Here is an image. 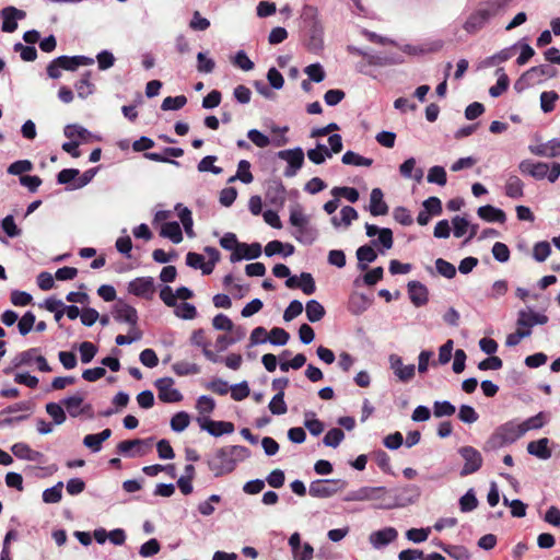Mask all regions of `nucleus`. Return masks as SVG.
<instances>
[{
    "label": "nucleus",
    "mask_w": 560,
    "mask_h": 560,
    "mask_svg": "<svg viewBox=\"0 0 560 560\" xmlns=\"http://www.w3.org/2000/svg\"><path fill=\"white\" fill-rule=\"evenodd\" d=\"M524 435L520 423L516 421H508L499 425L494 432L486 441L483 450L486 452L497 451L505 445L512 444Z\"/></svg>",
    "instance_id": "nucleus-1"
},
{
    "label": "nucleus",
    "mask_w": 560,
    "mask_h": 560,
    "mask_svg": "<svg viewBox=\"0 0 560 560\" xmlns=\"http://www.w3.org/2000/svg\"><path fill=\"white\" fill-rule=\"evenodd\" d=\"M420 495V490L415 485H406L400 488L388 489V501L378 503V509L402 508L415 502Z\"/></svg>",
    "instance_id": "nucleus-2"
},
{
    "label": "nucleus",
    "mask_w": 560,
    "mask_h": 560,
    "mask_svg": "<svg viewBox=\"0 0 560 560\" xmlns=\"http://www.w3.org/2000/svg\"><path fill=\"white\" fill-rule=\"evenodd\" d=\"M32 410V402L26 400L8 406L0 411V429L26 420Z\"/></svg>",
    "instance_id": "nucleus-3"
},
{
    "label": "nucleus",
    "mask_w": 560,
    "mask_h": 560,
    "mask_svg": "<svg viewBox=\"0 0 560 560\" xmlns=\"http://www.w3.org/2000/svg\"><path fill=\"white\" fill-rule=\"evenodd\" d=\"M207 464L214 477H221L235 469L236 459L231 457L226 447H221L208 458Z\"/></svg>",
    "instance_id": "nucleus-4"
},
{
    "label": "nucleus",
    "mask_w": 560,
    "mask_h": 560,
    "mask_svg": "<svg viewBox=\"0 0 560 560\" xmlns=\"http://www.w3.org/2000/svg\"><path fill=\"white\" fill-rule=\"evenodd\" d=\"M346 502L352 501H378L384 503L388 501V489L385 487H361L349 491L343 498Z\"/></svg>",
    "instance_id": "nucleus-5"
},
{
    "label": "nucleus",
    "mask_w": 560,
    "mask_h": 560,
    "mask_svg": "<svg viewBox=\"0 0 560 560\" xmlns=\"http://www.w3.org/2000/svg\"><path fill=\"white\" fill-rule=\"evenodd\" d=\"M347 487V481L342 479H319L310 485V495L313 498H329Z\"/></svg>",
    "instance_id": "nucleus-6"
},
{
    "label": "nucleus",
    "mask_w": 560,
    "mask_h": 560,
    "mask_svg": "<svg viewBox=\"0 0 560 560\" xmlns=\"http://www.w3.org/2000/svg\"><path fill=\"white\" fill-rule=\"evenodd\" d=\"M280 160L288 163L283 174L285 177H293L298 174L299 170L304 164V152L302 148L296 147L294 149L282 150L277 153Z\"/></svg>",
    "instance_id": "nucleus-7"
},
{
    "label": "nucleus",
    "mask_w": 560,
    "mask_h": 560,
    "mask_svg": "<svg viewBox=\"0 0 560 560\" xmlns=\"http://www.w3.org/2000/svg\"><path fill=\"white\" fill-rule=\"evenodd\" d=\"M458 454L465 464L460 470V476L465 477L477 472L482 466V456L478 450L472 446H463L458 450Z\"/></svg>",
    "instance_id": "nucleus-8"
},
{
    "label": "nucleus",
    "mask_w": 560,
    "mask_h": 560,
    "mask_svg": "<svg viewBox=\"0 0 560 560\" xmlns=\"http://www.w3.org/2000/svg\"><path fill=\"white\" fill-rule=\"evenodd\" d=\"M153 438L125 440L117 445V452L124 456H143L152 446Z\"/></svg>",
    "instance_id": "nucleus-9"
},
{
    "label": "nucleus",
    "mask_w": 560,
    "mask_h": 560,
    "mask_svg": "<svg viewBox=\"0 0 560 560\" xmlns=\"http://www.w3.org/2000/svg\"><path fill=\"white\" fill-rule=\"evenodd\" d=\"M154 386L158 389L159 399L163 402H178L183 399L182 393L174 387L172 377L158 378Z\"/></svg>",
    "instance_id": "nucleus-10"
},
{
    "label": "nucleus",
    "mask_w": 560,
    "mask_h": 560,
    "mask_svg": "<svg viewBox=\"0 0 560 560\" xmlns=\"http://www.w3.org/2000/svg\"><path fill=\"white\" fill-rule=\"evenodd\" d=\"M127 290L132 295L150 300L155 291L154 280L152 277L136 278L128 283Z\"/></svg>",
    "instance_id": "nucleus-11"
},
{
    "label": "nucleus",
    "mask_w": 560,
    "mask_h": 560,
    "mask_svg": "<svg viewBox=\"0 0 560 560\" xmlns=\"http://www.w3.org/2000/svg\"><path fill=\"white\" fill-rule=\"evenodd\" d=\"M113 317L116 322L130 325L131 328H136L139 318L137 310L122 301H118L114 305Z\"/></svg>",
    "instance_id": "nucleus-12"
},
{
    "label": "nucleus",
    "mask_w": 560,
    "mask_h": 560,
    "mask_svg": "<svg viewBox=\"0 0 560 560\" xmlns=\"http://www.w3.org/2000/svg\"><path fill=\"white\" fill-rule=\"evenodd\" d=\"M198 423L202 430L217 438L234 432V424L230 421H215L208 418H199Z\"/></svg>",
    "instance_id": "nucleus-13"
},
{
    "label": "nucleus",
    "mask_w": 560,
    "mask_h": 560,
    "mask_svg": "<svg viewBox=\"0 0 560 560\" xmlns=\"http://www.w3.org/2000/svg\"><path fill=\"white\" fill-rule=\"evenodd\" d=\"M261 252V245L257 242L252 244L240 243L237 249L230 255V261L235 264L242 259L253 260L258 258Z\"/></svg>",
    "instance_id": "nucleus-14"
},
{
    "label": "nucleus",
    "mask_w": 560,
    "mask_h": 560,
    "mask_svg": "<svg viewBox=\"0 0 560 560\" xmlns=\"http://www.w3.org/2000/svg\"><path fill=\"white\" fill-rule=\"evenodd\" d=\"M3 20L1 30L5 33H13L18 28V20H23L26 13L15 7H7L0 11Z\"/></svg>",
    "instance_id": "nucleus-15"
},
{
    "label": "nucleus",
    "mask_w": 560,
    "mask_h": 560,
    "mask_svg": "<svg viewBox=\"0 0 560 560\" xmlns=\"http://www.w3.org/2000/svg\"><path fill=\"white\" fill-rule=\"evenodd\" d=\"M397 537V529L389 526L380 530L372 532L369 536V541L375 549H382L396 540Z\"/></svg>",
    "instance_id": "nucleus-16"
},
{
    "label": "nucleus",
    "mask_w": 560,
    "mask_h": 560,
    "mask_svg": "<svg viewBox=\"0 0 560 560\" xmlns=\"http://www.w3.org/2000/svg\"><path fill=\"white\" fill-rule=\"evenodd\" d=\"M530 177L537 180L548 178L550 183H555L560 177V163L553 162L549 167L545 162H536Z\"/></svg>",
    "instance_id": "nucleus-17"
},
{
    "label": "nucleus",
    "mask_w": 560,
    "mask_h": 560,
    "mask_svg": "<svg viewBox=\"0 0 560 560\" xmlns=\"http://www.w3.org/2000/svg\"><path fill=\"white\" fill-rule=\"evenodd\" d=\"M532 154L542 158H557L560 156V139L553 138L547 142L539 144H532L528 147Z\"/></svg>",
    "instance_id": "nucleus-18"
},
{
    "label": "nucleus",
    "mask_w": 560,
    "mask_h": 560,
    "mask_svg": "<svg viewBox=\"0 0 560 560\" xmlns=\"http://www.w3.org/2000/svg\"><path fill=\"white\" fill-rule=\"evenodd\" d=\"M490 16L491 13L489 10H477L467 18L463 27L467 33L475 34L487 24Z\"/></svg>",
    "instance_id": "nucleus-19"
},
{
    "label": "nucleus",
    "mask_w": 560,
    "mask_h": 560,
    "mask_svg": "<svg viewBox=\"0 0 560 560\" xmlns=\"http://www.w3.org/2000/svg\"><path fill=\"white\" fill-rule=\"evenodd\" d=\"M407 289L409 299L415 306L420 307L428 303L429 290L423 283L412 280L408 282Z\"/></svg>",
    "instance_id": "nucleus-20"
},
{
    "label": "nucleus",
    "mask_w": 560,
    "mask_h": 560,
    "mask_svg": "<svg viewBox=\"0 0 560 560\" xmlns=\"http://www.w3.org/2000/svg\"><path fill=\"white\" fill-rule=\"evenodd\" d=\"M58 63H60V67H62L66 71H75L79 67L82 66H91L94 63V59L86 56H59L57 57Z\"/></svg>",
    "instance_id": "nucleus-21"
},
{
    "label": "nucleus",
    "mask_w": 560,
    "mask_h": 560,
    "mask_svg": "<svg viewBox=\"0 0 560 560\" xmlns=\"http://www.w3.org/2000/svg\"><path fill=\"white\" fill-rule=\"evenodd\" d=\"M369 211L372 215H385L388 212V206L384 201V194L381 188H373L370 195Z\"/></svg>",
    "instance_id": "nucleus-22"
},
{
    "label": "nucleus",
    "mask_w": 560,
    "mask_h": 560,
    "mask_svg": "<svg viewBox=\"0 0 560 560\" xmlns=\"http://www.w3.org/2000/svg\"><path fill=\"white\" fill-rule=\"evenodd\" d=\"M528 454L541 459L547 460L551 457L552 453L549 448V439L541 438L537 441H532L527 444Z\"/></svg>",
    "instance_id": "nucleus-23"
},
{
    "label": "nucleus",
    "mask_w": 560,
    "mask_h": 560,
    "mask_svg": "<svg viewBox=\"0 0 560 560\" xmlns=\"http://www.w3.org/2000/svg\"><path fill=\"white\" fill-rule=\"evenodd\" d=\"M557 71L549 65H539L525 71V78H529L534 84H539L545 78H553Z\"/></svg>",
    "instance_id": "nucleus-24"
},
{
    "label": "nucleus",
    "mask_w": 560,
    "mask_h": 560,
    "mask_svg": "<svg viewBox=\"0 0 560 560\" xmlns=\"http://www.w3.org/2000/svg\"><path fill=\"white\" fill-rule=\"evenodd\" d=\"M355 256L358 259V268L361 271H365L369 267V264L376 260L377 253L372 245H362L357 249Z\"/></svg>",
    "instance_id": "nucleus-25"
},
{
    "label": "nucleus",
    "mask_w": 560,
    "mask_h": 560,
    "mask_svg": "<svg viewBox=\"0 0 560 560\" xmlns=\"http://www.w3.org/2000/svg\"><path fill=\"white\" fill-rule=\"evenodd\" d=\"M477 214L480 219L487 222H499L504 223L506 220L505 212L491 205L481 206L477 210Z\"/></svg>",
    "instance_id": "nucleus-26"
},
{
    "label": "nucleus",
    "mask_w": 560,
    "mask_h": 560,
    "mask_svg": "<svg viewBox=\"0 0 560 560\" xmlns=\"http://www.w3.org/2000/svg\"><path fill=\"white\" fill-rule=\"evenodd\" d=\"M504 192L511 199H521L524 196V183L516 175H510L504 185Z\"/></svg>",
    "instance_id": "nucleus-27"
},
{
    "label": "nucleus",
    "mask_w": 560,
    "mask_h": 560,
    "mask_svg": "<svg viewBox=\"0 0 560 560\" xmlns=\"http://www.w3.org/2000/svg\"><path fill=\"white\" fill-rule=\"evenodd\" d=\"M83 401L84 394L77 392L75 394L63 398L60 402L66 407L70 417L77 418L82 415V410H80V408Z\"/></svg>",
    "instance_id": "nucleus-28"
},
{
    "label": "nucleus",
    "mask_w": 560,
    "mask_h": 560,
    "mask_svg": "<svg viewBox=\"0 0 560 560\" xmlns=\"http://www.w3.org/2000/svg\"><path fill=\"white\" fill-rule=\"evenodd\" d=\"M292 235L298 242L304 245H311L316 241L318 232L314 226L310 225L308 223L303 226L296 228L293 231Z\"/></svg>",
    "instance_id": "nucleus-29"
},
{
    "label": "nucleus",
    "mask_w": 560,
    "mask_h": 560,
    "mask_svg": "<svg viewBox=\"0 0 560 560\" xmlns=\"http://www.w3.org/2000/svg\"><path fill=\"white\" fill-rule=\"evenodd\" d=\"M372 304V301L363 293H353L349 299L348 308L353 315H360Z\"/></svg>",
    "instance_id": "nucleus-30"
},
{
    "label": "nucleus",
    "mask_w": 560,
    "mask_h": 560,
    "mask_svg": "<svg viewBox=\"0 0 560 560\" xmlns=\"http://www.w3.org/2000/svg\"><path fill=\"white\" fill-rule=\"evenodd\" d=\"M266 197L273 205L283 203L285 200V188L281 180H271L268 184Z\"/></svg>",
    "instance_id": "nucleus-31"
},
{
    "label": "nucleus",
    "mask_w": 560,
    "mask_h": 560,
    "mask_svg": "<svg viewBox=\"0 0 560 560\" xmlns=\"http://www.w3.org/2000/svg\"><path fill=\"white\" fill-rule=\"evenodd\" d=\"M78 97L85 100L95 91V85L91 81V72L86 71L82 74L81 79L74 83Z\"/></svg>",
    "instance_id": "nucleus-32"
},
{
    "label": "nucleus",
    "mask_w": 560,
    "mask_h": 560,
    "mask_svg": "<svg viewBox=\"0 0 560 560\" xmlns=\"http://www.w3.org/2000/svg\"><path fill=\"white\" fill-rule=\"evenodd\" d=\"M161 236L171 240L174 244L183 241V232L180 225L176 221L165 222L160 231Z\"/></svg>",
    "instance_id": "nucleus-33"
},
{
    "label": "nucleus",
    "mask_w": 560,
    "mask_h": 560,
    "mask_svg": "<svg viewBox=\"0 0 560 560\" xmlns=\"http://www.w3.org/2000/svg\"><path fill=\"white\" fill-rule=\"evenodd\" d=\"M304 427L314 436H318L319 434H322L325 429L324 423L316 418V413L314 411H305Z\"/></svg>",
    "instance_id": "nucleus-34"
},
{
    "label": "nucleus",
    "mask_w": 560,
    "mask_h": 560,
    "mask_svg": "<svg viewBox=\"0 0 560 560\" xmlns=\"http://www.w3.org/2000/svg\"><path fill=\"white\" fill-rule=\"evenodd\" d=\"M236 179L244 184H250L254 179L250 172V163L247 160H241L237 165V172L234 176L229 178V183H233Z\"/></svg>",
    "instance_id": "nucleus-35"
},
{
    "label": "nucleus",
    "mask_w": 560,
    "mask_h": 560,
    "mask_svg": "<svg viewBox=\"0 0 560 560\" xmlns=\"http://www.w3.org/2000/svg\"><path fill=\"white\" fill-rule=\"evenodd\" d=\"M305 312L311 323L319 322L326 314L324 306L316 300L307 301Z\"/></svg>",
    "instance_id": "nucleus-36"
},
{
    "label": "nucleus",
    "mask_w": 560,
    "mask_h": 560,
    "mask_svg": "<svg viewBox=\"0 0 560 560\" xmlns=\"http://www.w3.org/2000/svg\"><path fill=\"white\" fill-rule=\"evenodd\" d=\"M495 73L498 75L497 83L489 89V94L492 97H499L508 90L510 83L509 77L504 72L503 68H499Z\"/></svg>",
    "instance_id": "nucleus-37"
},
{
    "label": "nucleus",
    "mask_w": 560,
    "mask_h": 560,
    "mask_svg": "<svg viewBox=\"0 0 560 560\" xmlns=\"http://www.w3.org/2000/svg\"><path fill=\"white\" fill-rule=\"evenodd\" d=\"M307 158L314 164H323L326 158H331V152L325 144L317 143L316 148L307 151Z\"/></svg>",
    "instance_id": "nucleus-38"
},
{
    "label": "nucleus",
    "mask_w": 560,
    "mask_h": 560,
    "mask_svg": "<svg viewBox=\"0 0 560 560\" xmlns=\"http://www.w3.org/2000/svg\"><path fill=\"white\" fill-rule=\"evenodd\" d=\"M341 161L346 165H354V166H371L373 164V160L369 158H364L353 151H347Z\"/></svg>",
    "instance_id": "nucleus-39"
},
{
    "label": "nucleus",
    "mask_w": 560,
    "mask_h": 560,
    "mask_svg": "<svg viewBox=\"0 0 560 560\" xmlns=\"http://www.w3.org/2000/svg\"><path fill=\"white\" fill-rule=\"evenodd\" d=\"M45 409L46 412L52 418V421L56 425H60L66 421L67 416L61 402H48L46 404Z\"/></svg>",
    "instance_id": "nucleus-40"
},
{
    "label": "nucleus",
    "mask_w": 560,
    "mask_h": 560,
    "mask_svg": "<svg viewBox=\"0 0 560 560\" xmlns=\"http://www.w3.org/2000/svg\"><path fill=\"white\" fill-rule=\"evenodd\" d=\"M441 549L454 560H469L470 555L464 546L441 545Z\"/></svg>",
    "instance_id": "nucleus-41"
},
{
    "label": "nucleus",
    "mask_w": 560,
    "mask_h": 560,
    "mask_svg": "<svg viewBox=\"0 0 560 560\" xmlns=\"http://www.w3.org/2000/svg\"><path fill=\"white\" fill-rule=\"evenodd\" d=\"M174 314L182 319L189 320L194 319L197 316V310L194 304L188 302H183L180 304L176 303Z\"/></svg>",
    "instance_id": "nucleus-42"
},
{
    "label": "nucleus",
    "mask_w": 560,
    "mask_h": 560,
    "mask_svg": "<svg viewBox=\"0 0 560 560\" xmlns=\"http://www.w3.org/2000/svg\"><path fill=\"white\" fill-rule=\"evenodd\" d=\"M343 439H345L343 431L339 428H332L325 434V436L323 439V443L325 446L336 448L337 446L340 445V443L343 441Z\"/></svg>",
    "instance_id": "nucleus-43"
},
{
    "label": "nucleus",
    "mask_w": 560,
    "mask_h": 560,
    "mask_svg": "<svg viewBox=\"0 0 560 560\" xmlns=\"http://www.w3.org/2000/svg\"><path fill=\"white\" fill-rule=\"evenodd\" d=\"M559 95L555 91H545L540 94V108L544 113H551L555 109Z\"/></svg>",
    "instance_id": "nucleus-44"
},
{
    "label": "nucleus",
    "mask_w": 560,
    "mask_h": 560,
    "mask_svg": "<svg viewBox=\"0 0 560 560\" xmlns=\"http://www.w3.org/2000/svg\"><path fill=\"white\" fill-rule=\"evenodd\" d=\"M63 483L57 482L55 486L47 488L43 492V501L45 503H58L62 498Z\"/></svg>",
    "instance_id": "nucleus-45"
},
{
    "label": "nucleus",
    "mask_w": 560,
    "mask_h": 560,
    "mask_svg": "<svg viewBox=\"0 0 560 560\" xmlns=\"http://www.w3.org/2000/svg\"><path fill=\"white\" fill-rule=\"evenodd\" d=\"M393 232L388 228H382L377 240H372L371 245L372 246H378L382 245L383 249H390L393 247Z\"/></svg>",
    "instance_id": "nucleus-46"
},
{
    "label": "nucleus",
    "mask_w": 560,
    "mask_h": 560,
    "mask_svg": "<svg viewBox=\"0 0 560 560\" xmlns=\"http://www.w3.org/2000/svg\"><path fill=\"white\" fill-rule=\"evenodd\" d=\"M79 352H80L81 362L84 364H88L96 355L97 347L90 341H83L79 346Z\"/></svg>",
    "instance_id": "nucleus-47"
},
{
    "label": "nucleus",
    "mask_w": 560,
    "mask_h": 560,
    "mask_svg": "<svg viewBox=\"0 0 560 560\" xmlns=\"http://www.w3.org/2000/svg\"><path fill=\"white\" fill-rule=\"evenodd\" d=\"M478 506V500L476 498L474 489H469L460 499L459 508L464 513L471 512Z\"/></svg>",
    "instance_id": "nucleus-48"
},
{
    "label": "nucleus",
    "mask_w": 560,
    "mask_h": 560,
    "mask_svg": "<svg viewBox=\"0 0 560 560\" xmlns=\"http://www.w3.org/2000/svg\"><path fill=\"white\" fill-rule=\"evenodd\" d=\"M268 408L272 415H284L288 411V407L284 401V393H277L270 400Z\"/></svg>",
    "instance_id": "nucleus-49"
},
{
    "label": "nucleus",
    "mask_w": 560,
    "mask_h": 560,
    "mask_svg": "<svg viewBox=\"0 0 560 560\" xmlns=\"http://www.w3.org/2000/svg\"><path fill=\"white\" fill-rule=\"evenodd\" d=\"M63 133L69 139L78 137L82 140H86L89 137H91V132L86 128L77 124L67 125L63 129Z\"/></svg>",
    "instance_id": "nucleus-50"
},
{
    "label": "nucleus",
    "mask_w": 560,
    "mask_h": 560,
    "mask_svg": "<svg viewBox=\"0 0 560 560\" xmlns=\"http://www.w3.org/2000/svg\"><path fill=\"white\" fill-rule=\"evenodd\" d=\"M456 411L455 406L448 400L435 401L433 404V413L436 418L450 417Z\"/></svg>",
    "instance_id": "nucleus-51"
},
{
    "label": "nucleus",
    "mask_w": 560,
    "mask_h": 560,
    "mask_svg": "<svg viewBox=\"0 0 560 560\" xmlns=\"http://www.w3.org/2000/svg\"><path fill=\"white\" fill-rule=\"evenodd\" d=\"M267 342H270L273 346H284L288 343L290 339V335L287 330L280 327H273L270 330V336L267 338Z\"/></svg>",
    "instance_id": "nucleus-52"
},
{
    "label": "nucleus",
    "mask_w": 560,
    "mask_h": 560,
    "mask_svg": "<svg viewBox=\"0 0 560 560\" xmlns=\"http://www.w3.org/2000/svg\"><path fill=\"white\" fill-rule=\"evenodd\" d=\"M190 422L189 415L185 411L175 413L171 419V428L174 432H183Z\"/></svg>",
    "instance_id": "nucleus-53"
},
{
    "label": "nucleus",
    "mask_w": 560,
    "mask_h": 560,
    "mask_svg": "<svg viewBox=\"0 0 560 560\" xmlns=\"http://www.w3.org/2000/svg\"><path fill=\"white\" fill-rule=\"evenodd\" d=\"M187 103L185 95L167 96L163 100L161 108L162 110H178L183 108Z\"/></svg>",
    "instance_id": "nucleus-54"
},
{
    "label": "nucleus",
    "mask_w": 560,
    "mask_h": 560,
    "mask_svg": "<svg viewBox=\"0 0 560 560\" xmlns=\"http://www.w3.org/2000/svg\"><path fill=\"white\" fill-rule=\"evenodd\" d=\"M215 161V155H207L198 163L197 168L200 173L211 172L214 175H219L223 170L214 165Z\"/></svg>",
    "instance_id": "nucleus-55"
},
{
    "label": "nucleus",
    "mask_w": 560,
    "mask_h": 560,
    "mask_svg": "<svg viewBox=\"0 0 560 560\" xmlns=\"http://www.w3.org/2000/svg\"><path fill=\"white\" fill-rule=\"evenodd\" d=\"M427 179L431 184H438L440 186H444L447 182L446 172H445L444 167L438 166V165L432 166L428 172Z\"/></svg>",
    "instance_id": "nucleus-56"
},
{
    "label": "nucleus",
    "mask_w": 560,
    "mask_h": 560,
    "mask_svg": "<svg viewBox=\"0 0 560 560\" xmlns=\"http://www.w3.org/2000/svg\"><path fill=\"white\" fill-rule=\"evenodd\" d=\"M435 269L439 275L446 279H453L456 276L455 266L443 258L435 260Z\"/></svg>",
    "instance_id": "nucleus-57"
},
{
    "label": "nucleus",
    "mask_w": 560,
    "mask_h": 560,
    "mask_svg": "<svg viewBox=\"0 0 560 560\" xmlns=\"http://www.w3.org/2000/svg\"><path fill=\"white\" fill-rule=\"evenodd\" d=\"M331 195L338 198L343 197L352 203L357 202L360 197L358 189L353 187H334Z\"/></svg>",
    "instance_id": "nucleus-58"
},
{
    "label": "nucleus",
    "mask_w": 560,
    "mask_h": 560,
    "mask_svg": "<svg viewBox=\"0 0 560 560\" xmlns=\"http://www.w3.org/2000/svg\"><path fill=\"white\" fill-rule=\"evenodd\" d=\"M231 62L243 71H250L255 67L244 50H238L231 59Z\"/></svg>",
    "instance_id": "nucleus-59"
},
{
    "label": "nucleus",
    "mask_w": 560,
    "mask_h": 560,
    "mask_svg": "<svg viewBox=\"0 0 560 560\" xmlns=\"http://www.w3.org/2000/svg\"><path fill=\"white\" fill-rule=\"evenodd\" d=\"M551 253L550 244L546 241L538 242L534 245L533 257L536 261H545Z\"/></svg>",
    "instance_id": "nucleus-60"
},
{
    "label": "nucleus",
    "mask_w": 560,
    "mask_h": 560,
    "mask_svg": "<svg viewBox=\"0 0 560 560\" xmlns=\"http://www.w3.org/2000/svg\"><path fill=\"white\" fill-rule=\"evenodd\" d=\"M220 501L221 497L219 494H211L206 501H202L198 504V512L202 516H210L215 511L213 503H219Z\"/></svg>",
    "instance_id": "nucleus-61"
},
{
    "label": "nucleus",
    "mask_w": 560,
    "mask_h": 560,
    "mask_svg": "<svg viewBox=\"0 0 560 560\" xmlns=\"http://www.w3.org/2000/svg\"><path fill=\"white\" fill-rule=\"evenodd\" d=\"M430 533V527L410 528L406 532V538L415 544H421L428 539Z\"/></svg>",
    "instance_id": "nucleus-62"
},
{
    "label": "nucleus",
    "mask_w": 560,
    "mask_h": 560,
    "mask_svg": "<svg viewBox=\"0 0 560 560\" xmlns=\"http://www.w3.org/2000/svg\"><path fill=\"white\" fill-rule=\"evenodd\" d=\"M36 317L33 312L27 311L18 323L19 332L26 336L33 328Z\"/></svg>",
    "instance_id": "nucleus-63"
},
{
    "label": "nucleus",
    "mask_w": 560,
    "mask_h": 560,
    "mask_svg": "<svg viewBox=\"0 0 560 560\" xmlns=\"http://www.w3.org/2000/svg\"><path fill=\"white\" fill-rule=\"evenodd\" d=\"M247 138L258 148L264 149L270 144V139L268 136L262 133L258 129H249L247 131Z\"/></svg>",
    "instance_id": "nucleus-64"
}]
</instances>
